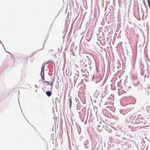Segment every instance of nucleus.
Masks as SVG:
<instances>
[{"label":"nucleus","mask_w":150,"mask_h":150,"mask_svg":"<svg viewBox=\"0 0 150 150\" xmlns=\"http://www.w3.org/2000/svg\"><path fill=\"white\" fill-rule=\"evenodd\" d=\"M46 93L48 97H50L52 94V92L50 91H47Z\"/></svg>","instance_id":"nucleus-2"},{"label":"nucleus","mask_w":150,"mask_h":150,"mask_svg":"<svg viewBox=\"0 0 150 150\" xmlns=\"http://www.w3.org/2000/svg\"><path fill=\"white\" fill-rule=\"evenodd\" d=\"M51 82V83L50 84V86H52V85L54 83V80H52L51 81H50Z\"/></svg>","instance_id":"nucleus-3"},{"label":"nucleus","mask_w":150,"mask_h":150,"mask_svg":"<svg viewBox=\"0 0 150 150\" xmlns=\"http://www.w3.org/2000/svg\"><path fill=\"white\" fill-rule=\"evenodd\" d=\"M41 75L42 76V80L43 81L42 82L44 83H47V85H49L50 84V83H49L50 81H46L45 79L44 72H42V73H41Z\"/></svg>","instance_id":"nucleus-1"},{"label":"nucleus","mask_w":150,"mask_h":150,"mask_svg":"<svg viewBox=\"0 0 150 150\" xmlns=\"http://www.w3.org/2000/svg\"><path fill=\"white\" fill-rule=\"evenodd\" d=\"M69 100L70 101V106H71V104L72 100H71V99H69Z\"/></svg>","instance_id":"nucleus-4"},{"label":"nucleus","mask_w":150,"mask_h":150,"mask_svg":"<svg viewBox=\"0 0 150 150\" xmlns=\"http://www.w3.org/2000/svg\"><path fill=\"white\" fill-rule=\"evenodd\" d=\"M147 1L148 3L150 2V0H147Z\"/></svg>","instance_id":"nucleus-9"},{"label":"nucleus","mask_w":150,"mask_h":150,"mask_svg":"<svg viewBox=\"0 0 150 150\" xmlns=\"http://www.w3.org/2000/svg\"><path fill=\"white\" fill-rule=\"evenodd\" d=\"M141 115H137V116H140Z\"/></svg>","instance_id":"nucleus-10"},{"label":"nucleus","mask_w":150,"mask_h":150,"mask_svg":"<svg viewBox=\"0 0 150 150\" xmlns=\"http://www.w3.org/2000/svg\"><path fill=\"white\" fill-rule=\"evenodd\" d=\"M147 1L148 3L150 2V0H147Z\"/></svg>","instance_id":"nucleus-8"},{"label":"nucleus","mask_w":150,"mask_h":150,"mask_svg":"<svg viewBox=\"0 0 150 150\" xmlns=\"http://www.w3.org/2000/svg\"><path fill=\"white\" fill-rule=\"evenodd\" d=\"M100 125H98V127H100Z\"/></svg>","instance_id":"nucleus-11"},{"label":"nucleus","mask_w":150,"mask_h":150,"mask_svg":"<svg viewBox=\"0 0 150 150\" xmlns=\"http://www.w3.org/2000/svg\"><path fill=\"white\" fill-rule=\"evenodd\" d=\"M53 63V62H50V61H48V62L47 64H49V63Z\"/></svg>","instance_id":"nucleus-6"},{"label":"nucleus","mask_w":150,"mask_h":150,"mask_svg":"<svg viewBox=\"0 0 150 150\" xmlns=\"http://www.w3.org/2000/svg\"><path fill=\"white\" fill-rule=\"evenodd\" d=\"M45 65H44V66H43L42 68H43V69H45Z\"/></svg>","instance_id":"nucleus-7"},{"label":"nucleus","mask_w":150,"mask_h":150,"mask_svg":"<svg viewBox=\"0 0 150 150\" xmlns=\"http://www.w3.org/2000/svg\"><path fill=\"white\" fill-rule=\"evenodd\" d=\"M42 72H44V69L43 68H42L41 70V72L42 73Z\"/></svg>","instance_id":"nucleus-5"}]
</instances>
